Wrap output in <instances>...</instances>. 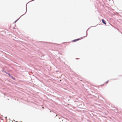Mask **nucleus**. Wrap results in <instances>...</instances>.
Here are the masks:
<instances>
[{
    "mask_svg": "<svg viewBox=\"0 0 122 122\" xmlns=\"http://www.w3.org/2000/svg\"><path fill=\"white\" fill-rule=\"evenodd\" d=\"M102 21L103 23L105 25H106V23L105 20L103 19L102 20Z\"/></svg>",
    "mask_w": 122,
    "mask_h": 122,
    "instance_id": "nucleus-1",
    "label": "nucleus"
},
{
    "mask_svg": "<svg viewBox=\"0 0 122 122\" xmlns=\"http://www.w3.org/2000/svg\"><path fill=\"white\" fill-rule=\"evenodd\" d=\"M81 38H79V39H76V40H73V42H75L76 41H78V40H81Z\"/></svg>",
    "mask_w": 122,
    "mask_h": 122,
    "instance_id": "nucleus-2",
    "label": "nucleus"
},
{
    "mask_svg": "<svg viewBox=\"0 0 122 122\" xmlns=\"http://www.w3.org/2000/svg\"><path fill=\"white\" fill-rule=\"evenodd\" d=\"M108 82V81H107L106 82V83H107Z\"/></svg>",
    "mask_w": 122,
    "mask_h": 122,
    "instance_id": "nucleus-3",
    "label": "nucleus"
},
{
    "mask_svg": "<svg viewBox=\"0 0 122 122\" xmlns=\"http://www.w3.org/2000/svg\"><path fill=\"white\" fill-rule=\"evenodd\" d=\"M44 108V107H42V108Z\"/></svg>",
    "mask_w": 122,
    "mask_h": 122,
    "instance_id": "nucleus-4",
    "label": "nucleus"
}]
</instances>
